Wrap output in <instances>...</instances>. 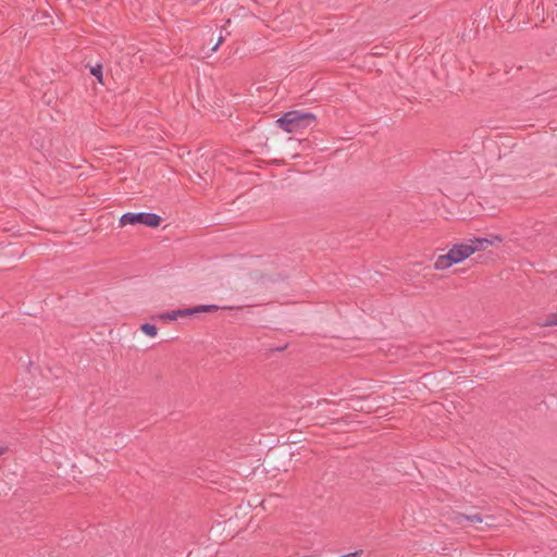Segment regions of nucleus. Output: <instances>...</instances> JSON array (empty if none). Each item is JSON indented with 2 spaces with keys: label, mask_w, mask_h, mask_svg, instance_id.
Returning a JSON list of instances; mask_svg holds the SVG:
<instances>
[{
  "label": "nucleus",
  "mask_w": 557,
  "mask_h": 557,
  "mask_svg": "<svg viewBox=\"0 0 557 557\" xmlns=\"http://www.w3.org/2000/svg\"><path fill=\"white\" fill-rule=\"evenodd\" d=\"M90 73L97 78V81L103 84V74H102V65L96 64L90 67Z\"/></svg>",
  "instance_id": "9"
},
{
  "label": "nucleus",
  "mask_w": 557,
  "mask_h": 557,
  "mask_svg": "<svg viewBox=\"0 0 557 557\" xmlns=\"http://www.w3.org/2000/svg\"><path fill=\"white\" fill-rule=\"evenodd\" d=\"M494 239L497 240V242H502V238L498 237V236H495Z\"/></svg>",
  "instance_id": "12"
},
{
  "label": "nucleus",
  "mask_w": 557,
  "mask_h": 557,
  "mask_svg": "<svg viewBox=\"0 0 557 557\" xmlns=\"http://www.w3.org/2000/svg\"><path fill=\"white\" fill-rule=\"evenodd\" d=\"M468 245H470L472 255L476 251L485 250L490 245L494 243L485 237H473L467 240Z\"/></svg>",
  "instance_id": "5"
},
{
  "label": "nucleus",
  "mask_w": 557,
  "mask_h": 557,
  "mask_svg": "<svg viewBox=\"0 0 557 557\" xmlns=\"http://www.w3.org/2000/svg\"><path fill=\"white\" fill-rule=\"evenodd\" d=\"M315 120V115L310 112L293 110L285 112L276 123L286 133H297L312 125Z\"/></svg>",
  "instance_id": "1"
},
{
  "label": "nucleus",
  "mask_w": 557,
  "mask_h": 557,
  "mask_svg": "<svg viewBox=\"0 0 557 557\" xmlns=\"http://www.w3.org/2000/svg\"><path fill=\"white\" fill-rule=\"evenodd\" d=\"M219 307L215 305H200L191 308L172 310L170 312L161 313L158 315L159 319L164 321H174L178 318L193 317L198 313H207L218 311Z\"/></svg>",
  "instance_id": "4"
},
{
  "label": "nucleus",
  "mask_w": 557,
  "mask_h": 557,
  "mask_svg": "<svg viewBox=\"0 0 557 557\" xmlns=\"http://www.w3.org/2000/svg\"><path fill=\"white\" fill-rule=\"evenodd\" d=\"M7 448L5 447H0V456L3 455L5 453Z\"/></svg>",
  "instance_id": "11"
},
{
  "label": "nucleus",
  "mask_w": 557,
  "mask_h": 557,
  "mask_svg": "<svg viewBox=\"0 0 557 557\" xmlns=\"http://www.w3.org/2000/svg\"><path fill=\"white\" fill-rule=\"evenodd\" d=\"M222 41H223V37H220V38L218 39V41L215 42V45L212 47V49H211V50H212V51H216V50H218V48H219V46L222 44Z\"/></svg>",
  "instance_id": "10"
},
{
  "label": "nucleus",
  "mask_w": 557,
  "mask_h": 557,
  "mask_svg": "<svg viewBox=\"0 0 557 557\" xmlns=\"http://www.w3.org/2000/svg\"><path fill=\"white\" fill-rule=\"evenodd\" d=\"M162 222L160 215L150 212H127L120 218V225L143 224L149 227H158Z\"/></svg>",
  "instance_id": "3"
},
{
  "label": "nucleus",
  "mask_w": 557,
  "mask_h": 557,
  "mask_svg": "<svg viewBox=\"0 0 557 557\" xmlns=\"http://www.w3.org/2000/svg\"><path fill=\"white\" fill-rule=\"evenodd\" d=\"M472 255L470 245L468 243L456 244L448 250L447 253L441 255L434 262V269L446 270L453 264L459 263Z\"/></svg>",
  "instance_id": "2"
},
{
  "label": "nucleus",
  "mask_w": 557,
  "mask_h": 557,
  "mask_svg": "<svg viewBox=\"0 0 557 557\" xmlns=\"http://www.w3.org/2000/svg\"><path fill=\"white\" fill-rule=\"evenodd\" d=\"M458 519H459V523L461 522V520H466V521H469V522H472V523H481L483 521L482 516L479 515V513L460 515Z\"/></svg>",
  "instance_id": "7"
},
{
  "label": "nucleus",
  "mask_w": 557,
  "mask_h": 557,
  "mask_svg": "<svg viewBox=\"0 0 557 557\" xmlns=\"http://www.w3.org/2000/svg\"><path fill=\"white\" fill-rule=\"evenodd\" d=\"M277 348H282V349H285V348H287V345H284V346H278Z\"/></svg>",
  "instance_id": "13"
},
{
  "label": "nucleus",
  "mask_w": 557,
  "mask_h": 557,
  "mask_svg": "<svg viewBox=\"0 0 557 557\" xmlns=\"http://www.w3.org/2000/svg\"><path fill=\"white\" fill-rule=\"evenodd\" d=\"M537 325L540 327L557 326V310L555 312H549L543 318L539 319Z\"/></svg>",
  "instance_id": "6"
},
{
  "label": "nucleus",
  "mask_w": 557,
  "mask_h": 557,
  "mask_svg": "<svg viewBox=\"0 0 557 557\" xmlns=\"http://www.w3.org/2000/svg\"><path fill=\"white\" fill-rule=\"evenodd\" d=\"M140 330L148 336L153 337L157 335V326L150 323H144L140 326Z\"/></svg>",
  "instance_id": "8"
}]
</instances>
